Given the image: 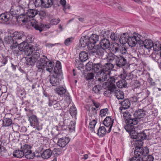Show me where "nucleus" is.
<instances>
[{"label": "nucleus", "mask_w": 161, "mask_h": 161, "mask_svg": "<svg viewBox=\"0 0 161 161\" xmlns=\"http://www.w3.org/2000/svg\"><path fill=\"white\" fill-rule=\"evenodd\" d=\"M115 77L114 76L110 77L109 75V78L108 79L107 82H105L103 84V86L104 87L105 85L108 86H114V87H116L114 84L116 80Z\"/></svg>", "instance_id": "24"}, {"label": "nucleus", "mask_w": 161, "mask_h": 161, "mask_svg": "<svg viewBox=\"0 0 161 161\" xmlns=\"http://www.w3.org/2000/svg\"><path fill=\"white\" fill-rule=\"evenodd\" d=\"M75 123L73 121H71L68 127V129L71 131L74 130L75 128Z\"/></svg>", "instance_id": "55"}, {"label": "nucleus", "mask_w": 161, "mask_h": 161, "mask_svg": "<svg viewBox=\"0 0 161 161\" xmlns=\"http://www.w3.org/2000/svg\"><path fill=\"white\" fill-rule=\"evenodd\" d=\"M80 45L81 47L84 48L86 46L88 49L89 54L90 55H93L94 53H97L99 55L102 53V49L97 45L95 47V48H93L90 43L89 36L87 35L82 36L80 39Z\"/></svg>", "instance_id": "2"}, {"label": "nucleus", "mask_w": 161, "mask_h": 161, "mask_svg": "<svg viewBox=\"0 0 161 161\" xmlns=\"http://www.w3.org/2000/svg\"><path fill=\"white\" fill-rule=\"evenodd\" d=\"M31 147L30 145L25 144L21 146V149L22 152H23L24 154H25L26 152H28L29 151L31 150Z\"/></svg>", "instance_id": "42"}, {"label": "nucleus", "mask_w": 161, "mask_h": 161, "mask_svg": "<svg viewBox=\"0 0 161 161\" xmlns=\"http://www.w3.org/2000/svg\"><path fill=\"white\" fill-rule=\"evenodd\" d=\"M55 91L56 93L58 94L61 97H66L68 99H70V97L68 92L65 88L63 86H59L55 89Z\"/></svg>", "instance_id": "12"}, {"label": "nucleus", "mask_w": 161, "mask_h": 161, "mask_svg": "<svg viewBox=\"0 0 161 161\" xmlns=\"http://www.w3.org/2000/svg\"><path fill=\"white\" fill-rule=\"evenodd\" d=\"M60 101H56L54 104L53 105V107L54 108L58 109L60 108Z\"/></svg>", "instance_id": "63"}, {"label": "nucleus", "mask_w": 161, "mask_h": 161, "mask_svg": "<svg viewBox=\"0 0 161 161\" xmlns=\"http://www.w3.org/2000/svg\"><path fill=\"white\" fill-rule=\"evenodd\" d=\"M101 89V86L99 85H96L92 88L93 91L96 93H100Z\"/></svg>", "instance_id": "50"}, {"label": "nucleus", "mask_w": 161, "mask_h": 161, "mask_svg": "<svg viewBox=\"0 0 161 161\" xmlns=\"http://www.w3.org/2000/svg\"><path fill=\"white\" fill-rule=\"evenodd\" d=\"M108 108H104L100 110V115L102 117H103L106 115V114L108 113Z\"/></svg>", "instance_id": "54"}, {"label": "nucleus", "mask_w": 161, "mask_h": 161, "mask_svg": "<svg viewBox=\"0 0 161 161\" xmlns=\"http://www.w3.org/2000/svg\"><path fill=\"white\" fill-rule=\"evenodd\" d=\"M94 76V74L93 73H88L86 78L87 80H91L93 79Z\"/></svg>", "instance_id": "64"}, {"label": "nucleus", "mask_w": 161, "mask_h": 161, "mask_svg": "<svg viewBox=\"0 0 161 161\" xmlns=\"http://www.w3.org/2000/svg\"><path fill=\"white\" fill-rule=\"evenodd\" d=\"M7 150L3 147L0 146V156L5 157L6 155Z\"/></svg>", "instance_id": "51"}, {"label": "nucleus", "mask_w": 161, "mask_h": 161, "mask_svg": "<svg viewBox=\"0 0 161 161\" xmlns=\"http://www.w3.org/2000/svg\"><path fill=\"white\" fill-rule=\"evenodd\" d=\"M13 155L15 157L20 158L24 156V152L21 149L17 150L13 152Z\"/></svg>", "instance_id": "39"}, {"label": "nucleus", "mask_w": 161, "mask_h": 161, "mask_svg": "<svg viewBox=\"0 0 161 161\" xmlns=\"http://www.w3.org/2000/svg\"><path fill=\"white\" fill-rule=\"evenodd\" d=\"M111 90L114 91V93L115 96L118 100L124 99V94L123 92L120 91L118 88L114 87V89H113Z\"/></svg>", "instance_id": "23"}, {"label": "nucleus", "mask_w": 161, "mask_h": 161, "mask_svg": "<svg viewBox=\"0 0 161 161\" xmlns=\"http://www.w3.org/2000/svg\"><path fill=\"white\" fill-rule=\"evenodd\" d=\"M140 85L141 84L140 82L138 80H136L134 82V85L133 86H134L135 91H136L137 89H140V92L136 93L138 94L139 96L140 95L142 96L145 95L144 96L142 97V100L147 97L148 95L147 94V90L141 92V89L140 88Z\"/></svg>", "instance_id": "18"}, {"label": "nucleus", "mask_w": 161, "mask_h": 161, "mask_svg": "<svg viewBox=\"0 0 161 161\" xmlns=\"http://www.w3.org/2000/svg\"><path fill=\"white\" fill-rule=\"evenodd\" d=\"M10 18V14L7 13H2L0 15V23H5L9 20Z\"/></svg>", "instance_id": "26"}, {"label": "nucleus", "mask_w": 161, "mask_h": 161, "mask_svg": "<svg viewBox=\"0 0 161 161\" xmlns=\"http://www.w3.org/2000/svg\"><path fill=\"white\" fill-rule=\"evenodd\" d=\"M90 43L92 45L93 48H95L96 45L95 44L98 42L99 39V36L96 34H92L91 36H89Z\"/></svg>", "instance_id": "22"}, {"label": "nucleus", "mask_w": 161, "mask_h": 161, "mask_svg": "<svg viewBox=\"0 0 161 161\" xmlns=\"http://www.w3.org/2000/svg\"><path fill=\"white\" fill-rule=\"evenodd\" d=\"M13 37L15 40H21L24 37V33L22 31H16L13 34Z\"/></svg>", "instance_id": "28"}, {"label": "nucleus", "mask_w": 161, "mask_h": 161, "mask_svg": "<svg viewBox=\"0 0 161 161\" xmlns=\"http://www.w3.org/2000/svg\"><path fill=\"white\" fill-rule=\"evenodd\" d=\"M108 90H106L104 92V95L107 97H109L111 94L114 93V91H111V90L114 89V86H108Z\"/></svg>", "instance_id": "43"}, {"label": "nucleus", "mask_w": 161, "mask_h": 161, "mask_svg": "<svg viewBox=\"0 0 161 161\" xmlns=\"http://www.w3.org/2000/svg\"><path fill=\"white\" fill-rule=\"evenodd\" d=\"M81 62L80 60V61L78 59L76 60L75 62V64L76 67L78 68L82 67V65L81 63Z\"/></svg>", "instance_id": "61"}, {"label": "nucleus", "mask_w": 161, "mask_h": 161, "mask_svg": "<svg viewBox=\"0 0 161 161\" xmlns=\"http://www.w3.org/2000/svg\"><path fill=\"white\" fill-rule=\"evenodd\" d=\"M119 45L117 43H113L111 47V50L113 53H115L118 52L119 50Z\"/></svg>", "instance_id": "38"}, {"label": "nucleus", "mask_w": 161, "mask_h": 161, "mask_svg": "<svg viewBox=\"0 0 161 161\" xmlns=\"http://www.w3.org/2000/svg\"><path fill=\"white\" fill-rule=\"evenodd\" d=\"M48 59L46 56L42 55L40 57V59L37 61L36 67L39 71L44 69Z\"/></svg>", "instance_id": "10"}, {"label": "nucleus", "mask_w": 161, "mask_h": 161, "mask_svg": "<svg viewBox=\"0 0 161 161\" xmlns=\"http://www.w3.org/2000/svg\"><path fill=\"white\" fill-rule=\"evenodd\" d=\"M31 125L38 130H40L42 129L41 125H40L38 119L35 115H33L29 119Z\"/></svg>", "instance_id": "11"}, {"label": "nucleus", "mask_w": 161, "mask_h": 161, "mask_svg": "<svg viewBox=\"0 0 161 161\" xmlns=\"http://www.w3.org/2000/svg\"><path fill=\"white\" fill-rule=\"evenodd\" d=\"M138 44L140 47L149 49L152 48L153 47V42L151 40L146 39L143 41L141 39L139 41Z\"/></svg>", "instance_id": "15"}, {"label": "nucleus", "mask_w": 161, "mask_h": 161, "mask_svg": "<svg viewBox=\"0 0 161 161\" xmlns=\"http://www.w3.org/2000/svg\"><path fill=\"white\" fill-rule=\"evenodd\" d=\"M25 110L26 111V114L29 119L33 115L32 111L31 110L29 109H27L26 108H25Z\"/></svg>", "instance_id": "62"}, {"label": "nucleus", "mask_w": 161, "mask_h": 161, "mask_svg": "<svg viewBox=\"0 0 161 161\" xmlns=\"http://www.w3.org/2000/svg\"><path fill=\"white\" fill-rule=\"evenodd\" d=\"M32 26L37 31H39L40 32H41L43 30L42 28L39 25L36 24H32Z\"/></svg>", "instance_id": "58"}, {"label": "nucleus", "mask_w": 161, "mask_h": 161, "mask_svg": "<svg viewBox=\"0 0 161 161\" xmlns=\"http://www.w3.org/2000/svg\"><path fill=\"white\" fill-rule=\"evenodd\" d=\"M125 122L126 125L124 126V128L127 132L130 133L131 137V135L136 131L134 125L138 123V121L136 119H130Z\"/></svg>", "instance_id": "5"}, {"label": "nucleus", "mask_w": 161, "mask_h": 161, "mask_svg": "<svg viewBox=\"0 0 161 161\" xmlns=\"http://www.w3.org/2000/svg\"><path fill=\"white\" fill-rule=\"evenodd\" d=\"M5 42L9 45L10 48L13 49L16 48L18 46L17 41L14 39L13 37L11 36H6L4 39Z\"/></svg>", "instance_id": "13"}, {"label": "nucleus", "mask_w": 161, "mask_h": 161, "mask_svg": "<svg viewBox=\"0 0 161 161\" xmlns=\"http://www.w3.org/2000/svg\"><path fill=\"white\" fill-rule=\"evenodd\" d=\"M62 149L61 148H55L52 152V154L54 155H58L62 153Z\"/></svg>", "instance_id": "49"}, {"label": "nucleus", "mask_w": 161, "mask_h": 161, "mask_svg": "<svg viewBox=\"0 0 161 161\" xmlns=\"http://www.w3.org/2000/svg\"><path fill=\"white\" fill-rule=\"evenodd\" d=\"M146 115V112L142 109H139L135 111L134 114V119L138 122L140 119L144 118Z\"/></svg>", "instance_id": "20"}, {"label": "nucleus", "mask_w": 161, "mask_h": 161, "mask_svg": "<svg viewBox=\"0 0 161 161\" xmlns=\"http://www.w3.org/2000/svg\"><path fill=\"white\" fill-rule=\"evenodd\" d=\"M147 135L144 131L141 132H136L135 131L134 133L131 135V138L136 139L137 141H141L147 138Z\"/></svg>", "instance_id": "16"}, {"label": "nucleus", "mask_w": 161, "mask_h": 161, "mask_svg": "<svg viewBox=\"0 0 161 161\" xmlns=\"http://www.w3.org/2000/svg\"><path fill=\"white\" fill-rule=\"evenodd\" d=\"M79 58L82 62H85L88 59V53L85 51H82L79 54Z\"/></svg>", "instance_id": "31"}, {"label": "nucleus", "mask_w": 161, "mask_h": 161, "mask_svg": "<svg viewBox=\"0 0 161 161\" xmlns=\"http://www.w3.org/2000/svg\"><path fill=\"white\" fill-rule=\"evenodd\" d=\"M120 110V113L121 115H122L124 119L125 120V122L127 121L130 120V119H134V118L132 117L131 115L130 114L129 112L128 111L126 110L125 112L122 111V110Z\"/></svg>", "instance_id": "30"}, {"label": "nucleus", "mask_w": 161, "mask_h": 161, "mask_svg": "<svg viewBox=\"0 0 161 161\" xmlns=\"http://www.w3.org/2000/svg\"><path fill=\"white\" fill-rule=\"evenodd\" d=\"M135 156L129 159V161H140L141 160V157L136 155L135 152L134 151Z\"/></svg>", "instance_id": "52"}, {"label": "nucleus", "mask_w": 161, "mask_h": 161, "mask_svg": "<svg viewBox=\"0 0 161 161\" xmlns=\"http://www.w3.org/2000/svg\"><path fill=\"white\" fill-rule=\"evenodd\" d=\"M38 11L34 9H29L25 14L20 15L17 19L18 21L20 23H23L25 24L30 21L31 19L38 14Z\"/></svg>", "instance_id": "4"}, {"label": "nucleus", "mask_w": 161, "mask_h": 161, "mask_svg": "<svg viewBox=\"0 0 161 161\" xmlns=\"http://www.w3.org/2000/svg\"><path fill=\"white\" fill-rule=\"evenodd\" d=\"M108 62L102 65L101 71L110 74L111 71L114 67V64Z\"/></svg>", "instance_id": "21"}, {"label": "nucleus", "mask_w": 161, "mask_h": 161, "mask_svg": "<svg viewBox=\"0 0 161 161\" xmlns=\"http://www.w3.org/2000/svg\"><path fill=\"white\" fill-rule=\"evenodd\" d=\"M108 130V128H107V127L105 128L104 126H101L97 130V134L98 135L102 136H104L107 132V133Z\"/></svg>", "instance_id": "34"}, {"label": "nucleus", "mask_w": 161, "mask_h": 161, "mask_svg": "<svg viewBox=\"0 0 161 161\" xmlns=\"http://www.w3.org/2000/svg\"><path fill=\"white\" fill-rule=\"evenodd\" d=\"M18 48L21 51H24L26 50L28 47L29 46L28 43L25 41L20 43L18 45Z\"/></svg>", "instance_id": "35"}, {"label": "nucleus", "mask_w": 161, "mask_h": 161, "mask_svg": "<svg viewBox=\"0 0 161 161\" xmlns=\"http://www.w3.org/2000/svg\"><path fill=\"white\" fill-rule=\"evenodd\" d=\"M129 36L128 33H124L122 34L119 38V41L121 44H124L127 42L128 38Z\"/></svg>", "instance_id": "29"}, {"label": "nucleus", "mask_w": 161, "mask_h": 161, "mask_svg": "<svg viewBox=\"0 0 161 161\" xmlns=\"http://www.w3.org/2000/svg\"><path fill=\"white\" fill-rule=\"evenodd\" d=\"M52 154L51 150L50 149L44 150L41 154V156L43 159H48L50 158Z\"/></svg>", "instance_id": "32"}, {"label": "nucleus", "mask_w": 161, "mask_h": 161, "mask_svg": "<svg viewBox=\"0 0 161 161\" xmlns=\"http://www.w3.org/2000/svg\"><path fill=\"white\" fill-rule=\"evenodd\" d=\"M97 123V121L96 120L93 119L92 121H90L88 126V128L92 132L94 131V128L95 125Z\"/></svg>", "instance_id": "46"}, {"label": "nucleus", "mask_w": 161, "mask_h": 161, "mask_svg": "<svg viewBox=\"0 0 161 161\" xmlns=\"http://www.w3.org/2000/svg\"><path fill=\"white\" fill-rule=\"evenodd\" d=\"M103 122L104 125L108 128L107 133H109L111 130V128L114 123V119H112L110 116H108L105 119Z\"/></svg>", "instance_id": "17"}, {"label": "nucleus", "mask_w": 161, "mask_h": 161, "mask_svg": "<svg viewBox=\"0 0 161 161\" xmlns=\"http://www.w3.org/2000/svg\"><path fill=\"white\" fill-rule=\"evenodd\" d=\"M102 65L100 63L93 64L92 62H89L86 65V69L88 71H92L94 72H98L101 71Z\"/></svg>", "instance_id": "6"}, {"label": "nucleus", "mask_w": 161, "mask_h": 161, "mask_svg": "<svg viewBox=\"0 0 161 161\" xmlns=\"http://www.w3.org/2000/svg\"><path fill=\"white\" fill-rule=\"evenodd\" d=\"M109 74L101 71L97 73V76L99 77L97 80L100 83L107 81L108 79L109 78Z\"/></svg>", "instance_id": "19"}, {"label": "nucleus", "mask_w": 161, "mask_h": 161, "mask_svg": "<svg viewBox=\"0 0 161 161\" xmlns=\"http://www.w3.org/2000/svg\"><path fill=\"white\" fill-rule=\"evenodd\" d=\"M34 2L35 6L36 7L40 6L42 7V0H35Z\"/></svg>", "instance_id": "59"}, {"label": "nucleus", "mask_w": 161, "mask_h": 161, "mask_svg": "<svg viewBox=\"0 0 161 161\" xmlns=\"http://www.w3.org/2000/svg\"><path fill=\"white\" fill-rule=\"evenodd\" d=\"M25 59L26 63L27 65L32 66L34 65L35 63L36 62V61H35L34 60L31 58V57L29 58H28V57H26L25 58Z\"/></svg>", "instance_id": "44"}, {"label": "nucleus", "mask_w": 161, "mask_h": 161, "mask_svg": "<svg viewBox=\"0 0 161 161\" xmlns=\"http://www.w3.org/2000/svg\"><path fill=\"white\" fill-rule=\"evenodd\" d=\"M108 62L114 63L117 66L123 68L127 64V60L123 56L116 55L113 53H109L107 58Z\"/></svg>", "instance_id": "3"}, {"label": "nucleus", "mask_w": 161, "mask_h": 161, "mask_svg": "<svg viewBox=\"0 0 161 161\" xmlns=\"http://www.w3.org/2000/svg\"><path fill=\"white\" fill-rule=\"evenodd\" d=\"M74 40L73 37L68 38L65 40L64 44L67 46H69L73 42Z\"/></svg>", "instance_id": "53"}, {"label": "nucleus", "mask_w": 161, "mask_h": 161, "mask_svg": "<svg viewBox=\"0 0 161 161\" xmlns=\"http://www.w3.org/2000/svg\"><path fill=\"white\" fill-rule=\"evenodd\" d=\"M144 161H153V157L151 155H148L146 157L143 158Z\"/></svg>", "instance_id": "56"}, {"label": "nucleus", "mask_w": 161, "mask_h": 161, "mask_svg": "<svg viewBox=\"0 0 161 161\" xmlns=\"http://www.w3.org/2000/svg\"><path fill=\"white\" fill-rule=\"evenodd\" d=\"M55 67L54 62L48 60L45 68H46L47 71L50 73L53 70V71Z\"/></svg>", "instance_id": "27"}, {"label": "nucleus", "mask_w": 161, "mask_h": 161, "mask_svg": "<svg viewBox=\"0 0 161 161\" xmlns=\"http://www.w3.org/2000/svg\"><path fill=\"white\" fill-rule=\"evenodd\" d=\"M111 39L113 41H116L119 40V37L114 33H111L110 36Z\"/></svg>", "instance_id": "57"}, {"label": "nucleus", "mask_w": 161, "mask_h": 161, "mask_svg": "<svg viewBox=\"0 0 161 161\" xmlns=\"http://www.w3.org/2000/svg\"><path fill=\"white\" fill-rule=\"evenodd\" d=\"M34 48L33 47H28L26 50H25L24 52L25 54L29 56L31 55L33 53Z\"/></svg>", "instance_id": "47"}, {"label": "nucleus", "mask_w": 161, "mask_h": 161, "mask_svg": "<svg viewBox=\"0 0 161 161\" xmlns=\"http://www.w3.org/2000/svg\"><path fill=\"white\" fill-rule=\"evenodd\" d=\"M119 104L121 105V107L119 108V109L122 110L123 109H125L128 108L130 106V102L129 99H126L120 102Z\"/></svg>", "instance_id": "25"}, {"label": "nucleus", "mask_w": 161, "mask_h": 161, "mask_svg": "<svg viewBox=\"0 0 161 161\" xmlns=\"http://www.w3.org/2000/svg\"><path fill=\"white\" fill-rule=\"evenodd\" d=\"M161 44L159 42H156L155 43H153V48L155 51H158L160 50Z\"/></svg>", "instance_id": "48"}, {"label": "nucleus", "mask_w": 161, "mask_h": 161, "mask_svg": "<svg viewBox=\"0 0 161 161\" xmlns=\"http://www.w3.org/2000/svg\"><path fill=\"white\" fill-rule=\"evenodd\" d=\"M53 73L54 74L50 76L49 82L52 86H57L59 85L60 81L63 79L62 67L60 62H57Z\"/></svg>", "instance_id": "1"}, {"label": "nucleus", "mask_w": 161, "mask_h": 161, "mask_svg": "<svg viewBox=\"0 0 161 161\" xmlns=\"http://www.w3.org/2000/svg\"><path fill=\"white\" fill-rule=\"evenodd\" d=\"M127 83L125 80H120L116 83L117 86L120 88L126 87Z\"/></svg>", "instance_id": "40"}, {"label": "nucleus", "mask_w": 161, "mask_h": 161, "mask_svg": "<svg viewBox=\"0 0 161 161\" xmlns=\"http://www.w3.org/2000/svg\"><path fill=\"white\" fill-rule=\"evenodd\" d=\"M42 7L45 8L51 7L53 4V0H42Z\"/></svg>", "instance_id": "33"}, {"label": "nucleus", "mask_w": 161, "mask_h": 161, "mask_svg": "<svg viewBox=\"0 0 161 161\" xmlns=\"http://www.w3.org/2000/svg\"><path fill=\"white\" fill-rule=\"evenodd\" d=\"M24 154L25 155V157L28 159H32L35 156L37 157H40V156L35 155L34 153L31 150L29 151L28 152H26Z\"/></svg>", "instance_id": "37"}, {"label": "nucleus", "mask_w": 161, "mask_h": 161, "mask_svg": "<svg viewBox=\"0 0 161 161\" xmlns=\"http://www.w3.org/2000/svg\"><path fill=\"white\" fill-rule=\"evenodd\" d=\"M40 55L39 50H36V52H35L32 54L31 57L32 59L34 60L36 62L39 57H40Z\"/></svg>", "instance_id": "45"}, {"label": "nucleus", "mask_w": 161, "mask_h": 161, "mask_svg": "<svg viewBox=\"0 0 161 161\" xmlns=\"http://www.w3.org/2000/svg\"><path fill=\"white\" fill-rule=\"evenodd\" d=\"M61 135L59 133L53 137L54 141H56L57 139L58 140L57 142L58 145L61 147H64L69 142V139L68 137H61Z\"/></svg>", "instance_id": "7"}, {"label": "nucleus", "mask_w": 161, "mask_h": 161, "mask_svg": "<svg viewBox=\"0 0 161 161\" xmlns=\"http://www.w3.org/2000/svg\"><path fill=\"white\" fill-rule=\"evenodd\" d=\"M134 151L135 152L136 155L139 156L142 158V157H146L149 153L148 148L147 147H144L140 146H136L135 147Z\"/></svg>", "instance_id": "9"}, {"label": "nucleus", "mask_w": 161, "mask_h": 161, "mask_svg": "<svg viewBox=\"0 0 161 161\" xmlns=\"http://www.w3.org/2000/svg\"><path fill=\"white\" fill-rule=\"evenodd\" d=\"M60 21V19L59 18L57 19H52L50 23L51 24L53 25H56L58 24Z\"/></svg>", "instance_id": "60"}, {"label": "nucleus", "mask_w": 161, "mask_h": 161, "mask_svg": "<svg viewBox=\"0 0 161 161\" xmlns=\"http://www.w3.org/2000/svg\"><path fill=\"white\" fill-rule=\"evenodd\" d=\"M69 113L74 118H76L77 114V110L74 106L71 107L69 109Z\"/></svg>", "instance_id": "41"}, {"label": "nucleus", "mask_w": 161, "mask_h": 161, "mask_svg": "<svg viewBox=\"0 0 161 161\" xmlns=\"http://www.w3.org/2000/svg\"><path fill=\"white\" fill-rule=\"evenodd\" d=\"M100 46L97 45L99 46L100 48H101L102 53L101 54H98L96 52L95 53L93 54V55L95 56H103L104 53V50L108 48L110 46V42L109 40L106 38H103L100 41Z\"/></svg>", "instance_id": "8"}, {"label": "nucleus", "mask_w": 161, "mask_h": 161, "mask_svg": "<svg viewBox=\"0 0 161 161\" xmlns=\"http://www.w3.org/2000/svg\"><path fill=\"white\" fill-rule=\"evenodd\" d=\"M12 124V121L11 119L4 118L3 120L2 126H9L11 125Z\"/></svg>", "instance_id": "36"}, {"label": "nucleus", "mask_w": 161, "mask_h": 161, "mask_svg": "<svg viewBox=\"0 0 161 161\" xmlns=\"http://www.w3.org/2000/svg\"><path fill=\"white\" fill-rule=\"evenodd\" d=\"M136 36L133 35V36H129L128 38V42L127 43L131 47L135 46L137 43L138 44L139 41L141 40V38L139 37L141 36L139 34H137Z\"/></svg>", "instance_id": "14"}]
</instances>
